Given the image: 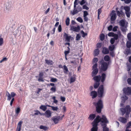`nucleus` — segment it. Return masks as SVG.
<instances>
[{
  "instance_id": "nucleus-6",
  "label": "nucleus",
  "mask_w": 131,
  "mask_h": 131,
  "mask_svg": "<svg viewBox=\"0 0 131 131\" xmlns=\"http://www.w3.org/2000/svg\"><path fill=\"white\" fill-rule=\"evenodd\" d=\"M123 91V93L125 95H131V87L124 88Z\"/></svg>"
},
{
  "instance_id": "nucleus-57",
  "label": "nucleus",
  "mask_w": 131,
  "mask_h": 131,
  "mask_svg": "<svg viewBox=\"0 0 131 131\" xmlns=\"http://www.w3.org/2000/svg\"><path fill=\"white\" fill-rule=\"evenodd\" d=\"M128 83L130 85H131V78H128L127 80Z\"/></svg>"
},
{
  "instance_id": "nucleus-49",
  "label": "nucleus",
  "mask_w": 131,
  "mask_h": 131,
  "mask_svg": "<svg viewBox=\"0 0 131 131\" xmlns=\"http://www.w3.org/2000/svg\"><path fill=\"white\" fill-rule=\"evenodd\" d=\"M127 37L129 40L131 41V33H129L128 34Z\"/></svg>"
},
{
  "instance_id": "nucleus-30",
  "label": "nucleus",
  "mask_w": 131,
  "mask_h": 131,
  "mask_svg": "<svg viewBox=\"0 0 131 131\" xmlns=\"http://www.w3.org/2000/svg\"><path fill=\"white\" fill-rule=\"evenodd\" d=\"M127 47L129 48H130L131 47V41L129 40L126 43Z\"/></svg>"
},
{
  "instance_id": "nucleus-38",
  "label": "nucleus",
  "mask_w": 131,
  "mask_h": 131,
  "mask_svg": "<svg viewBox=\"0 0 131 131\" xmlns=\"http://www.w3.org/2000/svg\"><path fill=\"white\" fill-rule=\"evenodd\" d=\"M77 20L80 23L83 22V20L82 18L81 17H79L77 18Z\"/></svg>"
},
{
  "instance_id": "nucleus-2",
  "label": "nucleus",
  "mask_w": 131,
  "mask_h": 131,
  "mask_svg": "<svg viewBox=\"0 0 131 131\" xmlns=\"http://www.w3.org/2000/svg\"><path fill=\"white\" fill-rule=\"evenodd\" d=\"M99 120L100 122H101V125H102L103 124H106L107 123H108L109 122L107 119L106 117L104 115H102V117L101 118L99 115H98L95 119V121L96 120Z\"/></svg>"
},
{
  "instance_id": "nucleus-51",
  "label": "nucleus",
  "mask_w": 131,
  "mask_h": 131,
  "mask_svg": "<svg viewBox=\"0 0 131 131\" xmlns=\"http://www.w3.org/2000/svg\"><path fill=\"white\" fill-rule=\"evenodd\" d=\"M98 61V58H94L93 60V63H97V62Z\"/></svg>"
},
{
  "instance_id": "nucleus-10",
  "label": "nucleus",
  "mask_w": 131,
  "mask_h": 131,
  "mask_svg": "<svg viewBox=\"0 0 131 131\" xmlns=\"http://www.w3.org/2000/svg\"><path fill=\"white\" fill-rule=\"evenodd\" d=\"M6 9L8 11H9L11 8V2H8L5 4Z\"/></svg>"
},
{
  "instance_id": "nucleus-39",
  "label": "nucleus",
  "mask_w": 131,
  "mask_h": 131,
  "mask_svg": "<svg viewBox=\"0 0 131 131\" xmlns=\"http://www.w3.org/2000/svg\"><path fill=\"white\" fill-rule=\"evenodd\" d=\"M124 9L125 11V12L130 11V8L129 7L125 6L124 7Z\"/></svg>"
},
{
  "instance_id": "nucleus-47",
  "label": "nucleus",
  "mask_w": 131,
  "mask_h": 131,
  "mask_svg": "<svg viewBox=\"0 0 131 131\" xmlns=\"http://www.w3.org/2000/svg\"><path fill=\"white\" fill-rule=\"evenodd\" d=\"M114 37V38H114L115 40H117L118 39V35L117 34H114V35L113 36Z\"/></svg>"
},
{
  "instance_id": "nucleus-25",
  "label": "nucleus",
  "mask_w": 131,
  "mask_h": 131,
  "mask_svg": "<svg viewBox=\"0 0 131 131\" xmlns=\"http://www.w3.org/2000/svg\"><path fill=\"white\" fill-rule=\"evenodd\" d=\"M95 117V114H90L89 117V118L91 120H93Z\"/></svg>"
},
{
  "instance_id": "nucleus-15",
  "label": "nucleus",
  "mask_w": 131,
  "mask_h": 131,
  "mask_svg": "<svg viewBox=\"0 0 131 131\" xmlns=\"http://www.w3.org/2000/svg\"><path fill=\"white\" fill-rule=\"evenodd\" d=\"M101 79V76L100 75L96 76L93 77V79L96 82H99Z\"/></svg>"
},
{
  "instance_id": "nucleus-3",
  "label": "nucleus",
  "mask_w": 131,
  "mask_h": 131,
  "mask_svg": "<svg viewBox=\"0 0 131 131\" xmlns=\"http://www.w3.org/2000/svg\"><path fill=\"white\" fill-rule=\"evenodd\" d=\"M95 104L96 106V112L98 113H100L101 112L102 109L103 107V103L102 100H100L97 103Z\"/></svg>"
},
{
  "instance_id": "nucleus-52",
  "label": "nucleus",
  "mask_w": 131,
  "mask_h": 131,
  "mask_svg": "<svg viewBox=\"0 0 131 131\" xmlns=\"http://www.w3.org/2000/svg\"><path fill=\"white\" fill-rule=\"evenodd\" d=\"M77 8V9L79 11V12L81 11L82 10V8L79 5L78 6Z\"/></svg>"
},
{
  "instance_id": "nucleus-50",
  "label": "nucleus",
  "mask_w": 131,
  "mask_h": 131,
  "mask_svg": "<svg viewBox=\"0 0 131 131\" xmlns=\"http://www.w3.org/2000/svg\"><path fill=\"white\" fill-rule=\"evenodd\" d=\"M35 113H34L35 115H38V114H40V115H42V114L38 110H37L35 111Z\"/></svg>"
},
{
  "instance_id": "nucleus-5",
  "label": "nucleus",
  "mask_w": 131,
  "mask_h": 131,
  "mask_svg": "<svg viewBox=\"0 0 131 131\" xmlns=\"http://www.w3.org/2000/svg\"><path fill=\"white\" fill-rule=\"evenodd\" d=\"M100 121L96 119L95 121L94 120L93 123H92L93 127L91 129V131H97L98 123L100 122Z\"/></svg>"
},
{
  "instance_id": "nucleus-55",
  "label": "nucleus",
  "mask_w": 131,
  "mask_h": 131,
  "mask_svg": "<svg viewBox=\"0 0 131 131\" xmlns=\"http://www.w3.org/2000/svg\"><path fill=\"white\" fill-rule=\"evenodd\" d=\"M38 81L39 82H44V81L43 80V78H42V77H39V78L38 79Z\"/></svg>"
},
{
  "instance_id": "nucleus-48",
  "label": "nucleus",
  "mask_w": 131,
  "mask_h": 131,
  "mask_svg": "<svg viewBox=\"0 0 131 131\" xmlns=\"http://www.w3.org/2000/svg\"><path fill=\"white\" fill-rule=\"evenodd\" d=\"M50 90L52 91L54 93L56 91V88L55 86L52 87L50 89Z\"/></svg>"
},
{
  "instance_id": "nucleus-43",
  "label": "nucleus",
  "mask_w": 131,
  "mask_h": 131,
  "mask_svg": "<svg viewBox=\"0 0 131 131\" xmlns=\"http://www.w3.org/2000/svg\"><path fill=\"white\" fill-rule=\"evenodd\" d=\"M81 36L79 34H77L76 37V40L78 41L80 40Z\"/></svg>"
},
{
  "instance_id": "nucleus-37",
  "label": "nucleus",
  "mask_w": 131,
  "mask_h": 131,
  "mask_svg": "<svg viewBox=\"0 0 131 131\" xmlns=\"http://www.w3.org/2000/svg\"><path fill=\"white\" fill-rule=\"evenodd\" d=\"M70 19L69 17L66 19V24L67 26H68L69 24Z\"/></svg>"
},
{
  "instance_id": "nucleus-36",
  "label": "nucleus",
  "mask_w": 131,
  "mask_h": 131,
  "mask_svg": "<svg viewBox=\"0 0 131 131\" xmlns=\"http://www.w3.org/2000/svg\"><path fill=\"white\" fill-rule=\"evenodd\" d=\"M20 109L19 107H18L16 108L15 110V113L18 115L20 112Z\"/></svg>"
},
{
  "instance_id": "nucleus-54",
  "label": "nucleus",
  "mask_w": 131,
  "mask_h": 131,
  "mask_svg": "<svg viewBox=\"0 0 131 131\" xmlns=\"http://www.w3.org/2000/svg\"><path fill=\"white\" fill-rule=\"evenodd\" d=\"M3 42V39L2 38H0V46H1Z\"/></svg>"
},
{
  "instance_id": "nucleus-53",
  "label": "nucleus",
  "mask_w": 131,
  "mask_h": 131,
  "mask_svg": "<svg viewBox=\"0 0 131 131\" xmlns=\"http://www.w3.org/2000/svg\"><path fill=\"white\" fill-rule=\"evenodd\" d=\"M52 110L53 111H57L58 108L57 107H54L52 106L51 107Z\"/></svg>"
},
{
  "instance_id": "nucleus-58",
  "label": "nucleus",
  "mask_w": 131,
  "mask_h": 131,
  "mask_svg": "<svg viewBox=\"0 0 131 131\" xmlns=\"http://www.w3.org/2000/svg\"><path fill=\"white\" fill-rule=\"evenodd\" d=\"M7 60V59L6 57L3 58L2 60L0 61V63H1L3 62L6 61Z\"/></svg>"
},
{
  "instance_id": "nucleus-42",
  "label": "nucleus",
  "mask_w": 131,
  "mask_h": 131,
  "mask_svg": "<svg viewBox=\"0 0 131 131\" xmlns=\"http://www.w3.org/2000/svg\"><path fill=\"white\" fill-rule=\"evenodd\" d=\"M131 126V121L129 122L127 124L126 126V128H130Z\"/></svg>"
},
{
  "instance_id": "nucleus-4",
  "label": "nucleus",
  "mask_w": 131,
  "mask_h": 131,
  "mask_svg": "<svg viewBox=\"0 0 131 131\" xmlns=\"http://www.w3.org/2000/svg\"><path fill=\"white\" fill-rule=\"evenodd\" d=\"M100 64L101 65V69L104 71H105L107 69L108 66L107 63L104 61L102 59L100 62Z\"/></svg>"
},
{
  "instance_id": "nucleus-9",
  "label": "nucleus",
  "mask_w": 131,
  "mask_h": 131,
  "mask_svg": "<svg viewBox=\"0 0 131 131\" xmlns=\"http://www.w3.org/2000/svg\"><path fill=\"white\" fill-rule=\"evenodd\" d=\"M111 21H114L116 19V17L115 11L114 10H113L111 14Z\"/></svg>"
},
{
  "instance_id": "nucleus-61",
  "label": "nucleus",
  "mask_w": 131,
  "mask_h": 131,
  "mask_svg": "<svg viewBox=\"0 0 131 131\" xmlns=\"http://www.w3.org/2000/svg\"><path fill=\"white\" fill-rule=\"evenodd\" d=\"M85 2L86 1L85 0H82L80 2V4L81 5H82L84 4L85 3Z\"/></svg>"
},
{
  "instance_id": "nucleus-11",
  "label": "nucleus",
  "mask_w": 131,
  "mask_h": 131,
  "mask_svg": "<svg viewBox=\"0 0 131 131\" xmlns=\"http://www.w3.org/2000/svg\"><path fill=\"white\" fill-rule=\"evenodd\" d=\"M51 113L49 110H46L45 113L43 114L47 118L50 117L51 116Z\"/></svg>"
},
{
  "instance_id": "nucleus-46",
  "label": "nucleus",
  "mask_w": 131,
  "mask_h": 131,
  "mask_svg": "<svg viewBox=\"0 0 131 131\" xmlns=\"http://www.w3.org/2000/svg\"><path fill=\"white\" fill-rule=\"evenodd\" d=\"M57 81V79L54 78H52L50 79V81L52 82H55Z\"/></svg>"
},
{
  "instance_id": "nucleus-64",
  "label": "nucleus",
  "mask_w": 131,
  "mask_h": 131,
  "mask_svg": "<svg viewBox=\"0 0 131 131\" xmlns=\"http://www.w3.org/2000/svg\"><path fill=\"white\" fill-rule=\"evenodd\" d=\"M118 27L117 26H115L113 28V31H116L117 30V29L118 28Z\"/></svg>"
},
{
  "instance_id": "nucleus-45",
  "label": "nucleus",
  "mask_w": 131,
  "mask_h": 131,
  "mask_svg": "<svg viewBox=\"0 0 131 131\" xmlns=\"http://www.w3.org/2000/svg\"><path fill=\"white\" fill-rule=\"evenodd\" d=\"M81 33L82 35V37H84L85 36L87 35V34L86 33H85L83 30L81 31Z\"/></svg>"
},
{
  "instance_id": "nucleus-62",
  "label": "nucleus",
  "mask_w": 131,
  "mask_h": 131,
  "mask_svg": "<svg viewBox=\"0 0 131 131\" xmlns=\"http://www.w3.org/2000/svg\"><path fill=\"white\" fill-rule=\"evenodd\" d=\"M58 31L59 32H61L62 31L61 26V25H59V26L58 27Z\"/></svg>"
},
{
  "instance_id": "nucleus-7",
  "label": "nucleus",
  "mask_w": 131,
  "mask_h": 131,
  "mask_svg": "<svg viewBox=\"0 0 131 131\" xmlns=\"http://www.w3.org/2000/svg\"><path fill=\"white\" fill-rule=\"evenodd\" d=\"M104 88L103 85H101L99 87L98 90V96L101 97H102L104 92Z\"/></svg>"
},
{
  "instance_id": "nucleus-14",
  "label": "nucleus",
  "mask_w": 131,
  "mask_h": 131,
  "mask_svg": "<svg viewBox=\"0 0 131 131\" xmlns=\"http://www.w3.org/2000/svg\"><path fill=\"white\" fill-rule=\"evenodd\" d=\"M119 120L123 124L125 123L127 121V119L126 118L122 117H119Z\"/></svg>"
},
{
  "instance_id": "nucleus-24",
  "label": "nucleus",
  "mask_w": 131,
  "mask_h": 131,
  "mask_svg": "<svg viewBox=\"0 0 131 131\" xmlns=\"http://www.w3.org/2000/svg\"><path fill=\"white\" fill-rule=\"evenodd\" d=\"M39 128L40 129H43L45 131L47 130L48 129L47 127L42 125L40 126Z\"/></svg>"
},
{
  "instance_id": "nucleus-21",
  "label": "nucleus",
  "mask_w": 131,
  "mask_h": 131,
  "mask_svg": "<svg viewBox=\"0 0 131 131\" xmlns=\"http://www.w3.org/2000/svg\"><path fill=\"white\" fill-rule=\"evenodd\" d=\"M128 99V97L126 95H124L121 97L122 102L124 103Z\"/></svg>"
},
{
  "instance_id": "nucleus-17",
  "label": "nucleus",
  "mask_w": 131,
  "mask_h": 131,
  "mask_svg": "<svg viewBox=\"0 0 131 131\" xmlns=\"http://www.w3.org/2000/svg\"><path fill=\"white\" fill-rule=\"evenodd\" d=\"M98 72V69H93V71L92 72V77H94L95 75L97 74Z\"/></svg>"
},
{
  "instance_id": "nucleus-8",
  "label": "nucleus",
  "mask_w": 131,
  "mask_h": 131,
  "mask_svg": "<svg viewBox=\"0 0 131 131\" xmlns=\"http://www.w3.org/2000/svg\"><path fill=\"white\" fill-rule=\"evenodd\" d=\"M62 119V117H61L60 116H56L52 117L51 119L53 121L55 124H57L58 123L59 121Z\"/></svg>"
},
{
  "instance_id": "nucleus-40",
  "label": "nucleus",
  "mask_w": 131,
  "mask_h": 131,
  "mask_svg": "<svg viewBox=\"0 0 131 131\" xmlns=\"http://www.w3.org/2000/svg\"><path fill=\"white\" fill-rule=\"evenodd\" d=\"M99 84H100L99 82H96L94 85V88L95 89L97 88L99 86Z\"/></svg>"
},
{
  "instance_id": "nucleus-18",
  "label": "nucleus",
  "mask_w": 131,
  "mask_h": 131,
  "mask_svg": "<svg viewBox=\"0 0 131 131\" xmlns=\"http://www.w3.org/2000/svg\"><path fill=\"white\" fill-rule=\"evenodd\" d=\"M102 52L104 54H108L109 53V50L106 48L104 47L103 48Z\"/></svg>"
},
{
  "instance_id": "nucleus-1",
  "label": "nucleus",
  "mask_w": 131,
  "mask_h": 131,
  "mask_svg": "<svg viewBox=\"0 0 131 131\" xmlns=\"http://www.w3.org/2000/svg\"><path fill=\"white\" fill-rule=\"evenodd\" d=\"M120 110L123 115L126 114L125 116L126 117L128 116L131 111V108L129 105H126L125 108H120Z\"/></svg>"
},
{
  "instance_id": "nucleus-32",
  "label": "nucleus",
  "mask_w": 131,
  "mask_h": 131,
  "mask_svg": "<svg viewBox=\"0 0 131 131\" xmlns=\"http://www.w3.org/2000/svg\"><path fill=\"white\" fill-rule=\"evenodd\" d=\"M75 78L74 77L72 76L70 78V83H71L75 81Z\"/></svg>"
},
{
  "instance_id": "nucleus-22",
  "label": "nucleus",
  "mask_w": 131,
  "mask_h": 131,
  "mask_svg": "<svg viewBox=\"0 0 131 131\" xmlns=\"http://www.w3.org/2000/svg\"><path fill=\"white\" fill-rule=\"evenodd\" d=\"M106 77V75L105 73H102L101 76V81L102 82H103L105 80Z\"/></svg>"
},
{
  "instance_id": "nucleus-23",
  "label": "nucleus",
  "mask_w": 131,
  "mask_h": 131,
  "mask_svg": "<svg viewBox=\"0 0 131 131\" xmlns=\"http://www.w3.org/2000/svg\"><path fill=\"white\" fill-rule=\"evenodd\" d=\"M103 127V131H108L109 129L106 127V124H103L102 125Z\"/></svg>"
},
{
  "instance_id": "nucleus-63",
  "label": "nucleus",
  "mask_w": 131,
  "mask_h": 131,
  "mask_svg": "<svg viewBox=\"0 0 131 131\" xmlns=\"http://www.w3.org/2000/svg\"><path fill=\"white\" fill-rule=\"evenodd\" d=\"M88 15V13L87 11H85L84 12L83 17L86 16L87 15Z\"/></svg>"
},
{
  "instance_id": "nucleus-56",
  "label": "nucleus",
  "mask_w": 131,
  "mask_h": 131,
  "mask_svg": "<svg viewBox=\"0 0 131 131\" xmlns=\"http://www.w3.org/2000/svg\"><path fill=\"white\" fill-rule=\"evenodd\" d=\"M115 40L114 39V38H112L110 41L111 43L113 45L114 43Z\"/></svg>"
},
{
  "instance_id": "nucleus-20",
  "label": "nucleus",
  "mask_w": 131,
  "mask_h": 131,
  "mask_svg": "<svg viewBox=\"0 0 131 131\" xmlns=\"http://www.w3.org/2000/svg\"><path fill=\"white\" fill-rule=\"evenodd\" d=\"M64 73L66 74H68V72L69 71L68 69L67 66L66 65H64L63 68Z\"/></svg>"
},
{
  "instance_id": "nucleus-33",
  "label": "nucleus",
  "mask_w": 131,
  "mask_h": 131,
  "mask_svg": "<svg viewBox=\"0 0 131 131\" xmlns=\"http://www.w3.org/2000/svg\"><path fill=\"white\" fill-rule=\"evenodd\" d=\"M79 12L77 8H74L73 12L72 13L73 15H74L75 14Z\"/></svg>"
},
{
  "instance_id": "nucleus-35",
  "label": "nucleus",
  "mask_w": 131,
  "mask_h": 131,
  "mask_svg": "<svg viewBox=\"0 0 131 131\" xmlns=\"http://www.w3.org/2000/svg\"><path fill=\"white\" fill-rule=\"evenodd\" d=\"M104 59L105 61H108L110 60V57L108 55H106L104 57Z\"/></svg>"
},
{
  "instance_id": "nucleus-34",
  "label": "nucleus",
  "mask_w": 131,
  "mask_h": 131,
  "mask_svg": "<svg viewBox=\"0 0 131 131\" xmlns=\"http://www.w3.org/2000/svg\"><path fill=\"white\" fill-rule=\"evenodd\" d=\"M119 23L120 25L121 26H123L125 25V22L124 20H120L119 22Z\"/></svg>"
},
{
  "instance_id": "nucleus-19",
  "label": "nucleus",
  "mask_w": 131,
  "mask_h": 131,
  "mask_svg": "<svg viewBox=\"0 0 131 131\" xmlns=\"http://www.w3.org/2000/svg\"><path fill=\"white\" fill-rule=\"evenodd\" d=\"M6 95L7 96V100L9 101H10L12 97V96H11L9 93L7 91H6Z\"/></svg>"
},
{
  "instance_id": "nucleus-12",
  "label": "nucleus",
  "mask_w": 131,
  "mask_h": 131,
  "mask_svg": "<svg viewBox=\"0 0 131 131\" xmlns=\"http://www.w3.org/2000/svg\"><path fill=\"white\" fill-rule=\"evenodd\" d=\"M80 29V27L78 26L77 27L72 26L71 28V30L76 32H78Z\"/></svg>"
},
{
  "instance_id": "nucleus-16",
  "label": "nucleus",
  "mask_w": 131,
  "mask_h": 131,
  "mask_svg": "<svg viewBox=\"0 0 131 131\" xmlns=\"http://www.w3.org/2000/svg\"><path fill=\"white\" fill-rule=\"evenodd\" d=\"M91 95L92 96L93 99H94L97 96V93L95 91H93L91 92Z\"/></svg>"
},
{
  "instance_id": "nucleus-41",
  "label": "nucleus",
  "mask_w": 131,
  "mask_h": 131,
  "mask_svg": "<svg viewBox=\"0 0 131 131\" xmlns=\"http://www.w3.org/2000/svg\"><path fill=\"white\" fill-rule=\"evenodd\" d=\"M105 38V35H104V34H101L100 37V39L101 40V41H103Z\"/></svg>"
},
{
  "instance_id": "nucleus-27",
  "label": "nucleus",
  "mask_w": 131,
  "mask_h": 131,
  "mask_svg": "<svg viewBox=\"0 0 131 131\" xmlns=\"http://www.w3.org/2000/svg\"><path fill=\"white\" fill-rule=\"evenodd\" d=\"M100 50L98 49H96L94 50V56H97L99 53Z\"/></svg>"
},
{
  "instance_id": "nucleus-44",
  "label": "nucleus",
  "mask_w": 131,
  "mask_h": 131,
  "mask_svg": "<svg viewBox=\"0 0 131 131\" xmlns=\"http://www.w3.org/2000/svg\"><path fill=\"white\" fill-rule=\"evenodd\" d=\"M125 14L126 15V16L128 17H129L131 14V12L130 11H127L125 12Z\"/></svg>"
},
{
  "instance_id": "nucleus-26",
  "label": "nucleus",
  "mask_w": 131,
  "mask_h": 131,
  "mask_svg": "<svg viewBox=\"0 0 131 131\" xmlns=\"http://www.w3.org/2000/svg\"><path fill=\"white\" fill-rule=\"evenodd\" d=\"M45 61L47 64L49 65H52L53 63L52 60H45Z\"/></svg>"
},
{
  "instance_id": "nucleus-13",
  "label": "nucleus",
  "mask_w": 131,
  "mask_h": 131,
  "mask_svg": "<svg viewBox=\"0 0 131 131\" xmlns=\"http://www.w3.org/2000/svg\"><path fill=\"white\" fill-rule=\"evenodd\" d=\"M64 36L66 37V40L68 42H70V39L71 38H73L70 35L69 36L68 34L66 33H64Z\"/></svg>"
},
{
  "instance_id": "nucleus-29",
  "label": "nucleus",
  "mask_w": 131,
  "mask_h": 131,
  "mask_svg": "<svg viewBox=\"0 0 131 131\" xmlns=\"http://www.w3.org/2000/svg\"><path fill=\"white\" fill-rule=\"evenodd\" d=\"M115 48V46L114 45H110L109 47V50L111 51H113Z\"/></svg>"
},
{
  "instance_id": "nucleus-31",
  "label": "nucleus",
  "mask_w": 131,
  "mask_h": 131,
  "mask_svg": "<svg viewBox=\"0 0 131 131\" xmlns=\"http://www.w3.org/2000/svg\"><path fill=\"white\" fill-rule=\"evenodd\" d=\"M121 29L123 32H125L127 30L126 25H125L123 26H121Z\"/></svg>"
},
{
  "instance_id": "nucleus-60",
  "label": "nucleus",
  "mask_w": 131,
  "mask_h": 131,
  "mask_svg": "<svg viewBox=\"0 0 131 131\" xmlns=\"http://www.w3.org/2000/svg\"><path fill=\"white\" fill-rule=\"evenodd\" d=\"M127 67L128 68L127 69L128 71H129L131 70V64L128 65Z\"/></svg>"
},
{
  "instance_id": "nucleus-59",
  "label": "nucleus",
  "mask_w": 131,
  "mask_h": 131,
  "mask_svg": "<svg viewBox=\"0 0 131 131\" xmlns=\"http://www.w3.org/2000/svg\"><path fill=\"white\" fill-rule=\"evenodd\" d=\"M114 34L112 32H110L108 34V36L109 37H113L114 35Z\"/></svg>"
},
{
  "instance_id": "nucleus-28",
  "label": "nucleus",
  "mask_w": 131,
  "mask_h": 131,
  "mask_svg": "<svg viewBox=\"0 0 131 131\" xmlns=\"http://www.w3.org/2000/svg\"><path fill=\"white\" fill-rule=\"evenodd\" d=\"M40 109H41L43 111H45L47 109V107L45 105H42L40 107Z\"/></svg>"
}]
</instances>
